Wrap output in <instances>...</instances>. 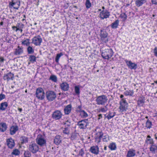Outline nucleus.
<instances>
[{
	"instance_id": "obj_47",
	"label": "nucleus",
	"mask_w": 157,
	"mask_h": 157,
	"mask_svg": "<svg viewBox=\"0 0 157 157\" xmlns=\"http://www.w3.org/2000/svg\"><path fill=\"white\" fill-rule=\"evenodd\" d=\"M29 59L31 62L32 63H33L36 61V58L34 56L31 55L30 56Z\"/></svg>"
},
{
	"instance_id": "obj_28",
	"label": "nucleus",
	"mask_w": 157,
	"mask_h": 157,
	"mask_svg": "<svg viewBox=\"0 0 157 157\" xmlns=\"http://www.w3.org/2000/svg\"><path fill=\"white\" fill-rule=\"evenodd\" d=\"M71 106L69 105L66 106L64 109V112L65 114H68L71 112Z\"/></svg>"
},
{
	"instance_id": "obj_62",
	"label": "nucleus",
	"mask_w": 157,
	"mask_h": 157,
	"mask_svg": "<svg viewBox=\"0 0 157 157\" xmlns=\"http://www.w3.org/2000/svg\"><path fill=\"white\" fill-rule=\"evenodd\" d=\"M124 97V95L123 94H121L120 95V98H121V99L123 98V97Z\"/></svg>"
},
{
	"instance_id": "obj_31",
	"label": "nucleus",
	"mask_w": 157,
	"mask_h": 157,
	"mask_svg": "<svg viewBox=\"0 0 157 157\" xmlns=\"http://www.w3.org/2000/svg\"><path fill=\"white\" fill-rule=\"evenodd\" d=\"M108 147L111 150H116L117 148L116 144L114 142L110 143Z\"/></svg>"
},
{
	"instance_id": "obj_5",
	"label": "nucleus",
	"mask_w": 157,
	"mask_h": 157,
	"mask_svg": "<svg viewBox=\"0 0 157 157\" xmlns=\"http://www.w3.org/2000/svg\"><path fill=\"white\" fill-rule=\"evenodd\" d=\"M46 96L47 99L49 101L54 100L56 97V94L54 91L48 90L46 92Z\"/></svg>"
},
{
	"instance_id": "obj_12",
	"label": "nucleus",
	"mask_w": 157,
	"mask_h": 157,
	"mask_svg": "<svg viewBox=\"0 0 157 157\" xmlns=\"http://www.w3.org/2000/svg\"><path fill=\"white\" fill-rule=\"evenodd\" d=\"M124 61L129 68L131 69H135L136 68L137 64L135 63H132L131 61H128L127 59L125 60Z\"/></svg>"
},
{
	"instance_id": "obj_64",
	"label": "nucleus",
	"mask_w": 157,
	"mask_h": 157,
	"mask_svg": "<svg viewBox=\"0 0 157 157\" xmlns=\"http://www.w3.org/2000/svg\"><path fill=\"white\" fill-rule=\"evenodd\" d=\"M3 24V22L2 21L0 23V25H2Z\"/></svg>"
},
{
	"instance_id": "obj_52",
	"label": "nucleus",
	"mask_w": 157,
	"mask_h": 157,
	"mask_svg": "<svg viewBox=\"0 0 157 157\" xmlns=\"http://www.w3.org/2000/svg\"><path fill=\"white\" fill-rule=\"evenodd\" d=\"M84 154V150L82 149H81L79 151L78 155L81 156H83Z\"/></svg>"
},
{
	"instance_id": "obj_59",
	"label": "nucleus",
	"mask_w": 157,
	"mask_h": 157,
	"mask_svg": "<svg viewBox=\"0 0 157 157\" xmlns=\"http://www.w3.org/2000/svg\"><path fill=\"white\" fill-rule=\"evenodd\" d=\"M102 117V115L101 114H99V115H98V120H99Z\"/></svg>"
},
{
	"instance_id": "obj_29",
	"label": "nucleus",
	"mask_w": 157,
	"mask_h": 157,
	"mask_svg": "<svg viewBox=\"0 0 157 157\" xmlns=\"http://www.w3.org/2000/svg\"><path fill=\"white\" fill-rule=\"evenodd\" d=\"M79 112L80 115L82 118H86L88 116V114L84 110H80Z\"/></svg>"
},
{
	"instance_id": "obj_20",
	"label": "nucleus",
	"mask_w": 157,
	"mask_h": 157,
	"mask_svg": "<svg viewBox=\"0 0 157 157\" xmlns=\"http://www.w3.org/2000/svg\"><path fill=\"white\" fill-rule=\"evenodd\" d=\"M136 151L133 149H130L128 151L126 157H134L136 155Z\"/></svg>"
},
{
	"instance_id": "obj_55",
	"label": "nucleus",
	"mask_w": 157,
	"mask_h": 157,
	"mask_svg": "<svg viewBox=\"0 0 157 157\" xmlns=\"http://www.w3.org/2000/svg\"><path fill=\"white\" fill-rule=\"evenodd\" d=\"M154 52L155 56L157 57V47H155L154 50Z\"/></svg>"
},
{
	"instance_id": "obj_35",
	"label": "nucleus",
	"mask_w": 157,
	"mask_h": 157,
	"mask_svg": "<svg viewBox=\"0 0 157 157\" xmlns=\"http://www.w3.org/2000/svg\"><path fill=\"white\" fill-rule=\"evenodd\" d=\"M29 39H26L24 40H23L22 42V44L25 45L26 46H29L30 44Z\"/></svg>"
},
{
	"instance_id": "obj_50",
	"label": "nucleus",
	"mask_w": 157,
	"mask_h": 157,
	"mask_svg": "<svg viewBox=\"0 0 157 157\" xmlns=\"http://www.w3.org/2000/svg\"><path fill=\"white\" fill-rule=\"evenodd\" d=\"M120 17L122 19L123 21H125L127 17L126 15L124 13L121 14Z\"/></svg>"
},
{
	"instance_id": "obj_46",
	"label": "nucleus",
	"mask_w": 157,
	"mask_h": 157,
	"mask_svg": "<svg viewBox=\"0 0 157 157\" xmlns=\"http://www.w3.org/2000/svg\"><path fill=\"white\" fill-rule=\"evenodd\" d=\"M115 114V113L114 112L113 113H110L109 112L108 115H107V117L108 119L109 120L113 117L114 116Z\"/></svg>"
},
{
	"instance_id": "obj_45",
	"label": "nucleus",
	"mask_w": 157,
	"mask_h": 157,
	"mask_svg": "<svg viewBox=\"0 0 157 157\" xmlns=\"http://www.w3.org/2000/svg\"><path fill=\"white\" fill-rule=\"evenodd\" d=\"M49 79L54 82H56L57 81V78L55 75H51L50 76Z\"/></svg>"
},
{
	"instance_id": "obj_26",
	"label": "nucleus",
	"mask_w": 157,
	"mask_h": 157,
	"mask_svg": "<svg viewBox=\"0 0 157 157\" xmlns=\"http://www.w3.org/2000/svg\"><path fill=\"white\" fill-rule=\"evenodd\" d=\"M7 126L5 123H0V132H4L6 130Z\"/></svg>"
},
{
	"instance_id": "obj_27",
	"label": "nucleus",
	"mask_w": 157,
	"mask_h": 157,
	"mask_svg": "<svg viewBox=\"0 0 157 157\" xmlns=\"http://www.w3.org/2000/svg\"><path fill=\"white\" fill-rule=\"evenodd\" d=\"M61 142L60 136H56L54 139V143L57 145H59Z\"/></svg>"
},
{
	"instance_id": "obj_13",
	"label": "nucleus",
	"mask_w": 157,
	"mask_h": 157,
	"mask_svg": "<svg viewBox=\"0 0 157 157\" xmlns=\"http://www.w3.org/2000/svg\"><path fill=\"white\" fill-rule=\"evenodd\" d=\"M10 5L14 9L18 10L20 6V2L19 0H12V2L10 3Z\"/></svg>"
},
{
	"instance_id": "obj_32",
	"label": "nucleus",
	"mask_w": 157,
	"mask_h": 157,
	"mask_svg": "<svg viewBox=\"0 0 157 157\" xmlns=\"http://www.w3.org/2000/svg\"><path fill=\"white\" fill-rule=\"evenodd\" d=\"M20 140L22 144L26 143L28 142V138L27 137L22 136L20 138Z\"/></svg>"
},
{
	"instance_id": "obj_44",
	"label": "nucleus",
	"mask_w": 157,
	"mask_h": 157,
	"mask_svg": "<svg viewBox=\"0 0 157 157\" xmlns=\"http://www.w3.org/2000/svg\"><path fill=\"white\" fill-rule=\"evenodd\" d=\"M28 52L29 54H32L34 52V49L30 46H28L27 48Z\"/></svg>"
},
{
	"instance_id": "obj_7",
	"label": "nucleus",
	"mask_w": 157,
	"mask_h": 157,
	"mask_svg": "<svg viewBox=\"0 0 157 157\" xmlns=\"http://www.w3.org/2000/svg\"><path fill=\"white\" fill-rule=\"evenodd\" d=\"M89 123L88 119H85L80 121L78 123V127L80 129H85L88 125Z\"/></svg>"
},
{
	"instance_id": "obj_9",
	"label": "nucleus",
	"mask_w": 157,
	"mask_h": 157,
	"mask_svg": "<svg viewBox=\"0 0 157 157\" xmlns=\"http://www.w3.org/2000/svg\"><path fill=\"white\" fill-rule=\"evenodd\" d=\"M42 42V39L39 36H35L32 39V43L36 46H40Z\"/></svg>"
},
{
	"instance_id": "obj_22",
	"label": "nucleus",
	"mask_w": 157,
	"mask_h": 157,
	"mask_svg": "<svg viewBox=\"0 0 157 157\" xmlns=\"http://www.w3.org/2000/svg\"><path fill=\"white\" fill-rule=\"evenodd\" d=\"M150 150L153 154L157 153V146L155 144H151L150 147Z\"/></svg>"
},
{
	"instance_id": "obj_19",
	"label": "nucleus",
	"mask_w": 157,
	"mask_h": 157,
	"mask_svg": "<svg viewBox=\"0 0 157 157\" xmlns=\"http://www.w3.org/2000/svg\"><path fill=\"white\" fill-rule=\"evenodd\" d=\"M71 120L68 117H64L62 124L64 125L65 127H69L70 126Z\"/></svg>"
},
{
	"instance_id": "obj_10",
	"label": "nucleus",
	"mask_w": 157,
	"mask_h": 157,
	"mask_svg": "<svg viewBox=\"0 0 157 157\" xmlns=\"http://www.w3.org/2000/svg\"><path fill=\"white\" fill-rule=\"evenodd\" d=\"M39 149V147L36 144H32L29 145V150L33 153H36Z\"/></svg>"
},
{
	"instance_id": "obj_24",
	"label": "nucleus",
	"mask_w": 157,
	"mask_h": 157,
	"mask_svg": "<svg viewBox=\"0 0 157 157\" xmlns=\"http://www.w3.org/2000/svg\"><path fill=\"white\" fill-rule=\"evenodd\" d=\"M18 130V128L17 126H12L10 129V134L11 135L14 134Z\"/></svg>"
},
{
	"instance_id": "obj_49",
	"label": "nucleus",
	"mask_w": 157,
	"mask_h": 157,
	"mask_svg": "<svg viewBox=\"0 0 157 157\" xmlns=\"http://www.w3.org/2000/svg\"><path fill=\"white\" fill-rule=\"evenodd\" d=\"M63 132L66 134H68L69 133V130L68 128H65L63 130Z\"/></svg>"
},
{
	"instance_id": "obj_14",
	"label": "nucleus",
	"mask_w": 157,
	"mask_h": 157,
	"mask_svg": "<svg viewBox=\"0 0 157 157\" xmlns=\"http://www.w3.org/2000/svg\"><path fill=\"white\" fill-rule=\"evenodd\" d=\"M101 39L102 42L106 43L108 41V39L107 38L108 33L105 31H101Z\"/></svg>"
},
{
	"instance_id": "obj_8",
	"label": "nucleus",
	"mask_w": 157,
	"mask_h": 157,
	"mask_svg": "<svg viewBox=\"0 0 157 157\" xmlns=\"http://www.w3.org/2000/svg\"><path fill=\"white\" fill-rule=\"evenodd\" d=\"M109 16L110 13L107 10H103L99 14V17L102 20L109 18Z\"/></svg>"
},
{
	"instance_id": "obj_60",
	"label": "nucleus",
	"mask_w": 157,
	"mask_h": 157,
	"mask_svg": "<svg viewBox=\"0 0 157 157\" xmlns=\"http://www.w3.org/2000/svg\"><path fill=\"white\" fill-rule=\"evenodd\" d=\"M18 110L20 112H21L22 111V109L21 108H19L18 109Z\"/></svg>"
},
{
	"instance_id": "obj_1",
	"label": "nucleus",
	"mask_w": 157,
	"mask_h": 157,
	"mask_svg": "<svg viewBox=\"0 0 157 157\" xmlns=\"http://www.w3.org/2000/svg\"><path fill=\"white\" fill-rule=\"evenodd\" d=\"M36 143L40 147H43L46 145V140L44 134H38L36 139Z\"/></svg>"
},
{
	"instance_id": "obj_39",
	"label": "nucleus",
	"mask_w": 157,
	"mask_h": 157,
	"mask_svg": "<svg viewBox=\"0 0 157 157\" xmlns=\"http://www.w3.org/2000/svg\"><path fill=\"white\" fill-rule=\"evenodd\" d=\"M20 153V152L17 149H15L13 150L11 154L12 155H14L15 156H17L19 155Z\"/></svg>"
},
{
	"instance_id": "obj_4",
	"label": "nucleus",
	"mask_w": 157,
	"mask_h": 157,
	"mask_svg": "<svg viewBox=\"0 0 157 157\" xmlns=\"http://www.w3.org/2000/svg\"><path fill=\"white\" fill-rule=\"evenodd\" d=\"M113 55V52L111 49H105L101 53L102 57L105 59H108L111 58Z\"/></svg>"
},
{
	"instance_id": "obj_21",
	"label": "nucleus",
	"mask_w": 157,
	"mask_h": 157,
	"mask_svg": "<svg viewBox=\"0 0 157 157\" xmlns=\"http://www.w3.org/2000/svg\"><path fill=\"white\" fill-rule=\"evenodd\" d=\"M13 74L11 72H10L4 75L3 77V79L4 80H7L8 81L11 79L13 80Z\"/></svg>"
},
{
	"instance_id": "obj_6",
	"label": "nucleus",
	"mask_w": 157,
	"mask_h": 157,
	"mask_svg": "<svg viewBox=\"0 0 157 157\" xmlns=\"http://www.w3.org/2000/svg\"><path fill=\"white\" fill-rule=\"evenodd\" d=\"M36 97L40 100H43L44 98V92L43 89L40 87L36 89Z\"/></svg>"
},
{
	"instance_id": "obj_15",
	"label": "nucleus",
	"mask_w": 157,
	"mask_h": 157,
	"mask_svg": "<svg viewBox=\"0 0 157 157\" xmlns=\"http://www.w3.org/2000/svg\"><path fill=\"white\" fill-rule=\"evenodd\" d=\"M90 151L92 153L95 155H98L99 153V148L98 146H94L90 148Z\"/></svg>"
},
{
	"instance_id": "obj_3",
	"label": "nucleus",
	"mask_w": 157,
	"mask_h": 157,
	"mask_svg": "<svg viewBox=\"0 0 157 157\" xmlns=\"http://www.w3.org/2000/svg\"><path fill=\"white\" fill-rule=\"evenodd\" d=\"M120 106L119 107L120 112H123L126 111L128 109V104L125 98L121 99L119 101Z\"/></svg>"
},
{
	"instance_id": "obj_25",
	"label": "nucleus",
	"mask_w": 157,
	"mask_h": 157,
	"mask_svg": "<svg viewBox=\"0 0 157 157\" xmlns=\"http://www.w3.org/2000/svg\"><path fill=\"white\" fill-rule=\"evenodd\" d=\"M23 52L22 48L18 46L17 48L15 49L14 54L16 55H18L22 53Z\"/></svg>"
},
{
	"instance_id": "obj_57",
	"label": "nucleus",
	"mask_w": 157,
	"mask_h": 157,
	"mask_svg": "<svg viewBox=\"0 0 157 157\" xmlns=\"http://www.w3.org/2000/svg\"><path fill=\"white\" fill-rule=\"evenodd\" d=\"M151 2L153 4L157 5V0H151Z\"/></svg>"
},
{
	"instance_id": "obj_11",
	"label": "nucleus",
	"mask_w": 157,
	"mask_h": 157,
	"mask_svg": "<svg viewBox=\"0 0 157 157\" xmlns=\"http://www.w3.org/2000/svg\"><path fill=\"white\" fill-rule=\"evenodd\" d=\"M62 116L61 112L59 110H56L54 112L52 115V118L56 120L59 119Z\"/></svg>"
},
{
	"instance_id": "obj_48",
	"label": "nucleus",
	"mask_w": 157,
	"mask_h": 157,
	"mask_svg": "<svg viewBox=\"0 0 157 157\" xmlns=\"http://www.w3.org/2000/svg\"><path fill=\"white\" fill-rule=\"evenodd\" d=\"M80 88L79 86H75V90L76 94H80Z\"/></svg>"
},
{
	"instance_id": "obj_58",
	"label": "nucleus",
	"mask_w": 157,
	"mask_h": 157,
	"mask_svg": "<svg viewBox=\"0 0 157 157\" xmlns=\"http://www.w3.org/2000/svg\"><path fill=\"white\" fill-rule=\"evenodd\" d=\"M21 25L22 26V27H21L20 28V29L19 30L21 31V33H22L23 30L22 29V28H23V27L24 26V25L22 24Z\"/></svg>"
},
{
	"instance_id": "obj_61",
	"label": "nucleus",
	"mask_w": 157,
	"mask_h": 157,
	"mask_svg": "<svg viewBox=\"0 0 157 157\" xmlns=\"http://www.w3.org/2000/svg\"><path fill=\"white\" fill-rule=\"evenodd\" d=\"M155 139L157 140V134H155Z\"/></svg>"
},
{
	"instance_id": "obj_23",
	"label": "nucleus",
	"mask_w": 157,
	"mask_h": 157,
	"mask_svg": "<svg viewBox=\"0 0 157 157\" xmlns=\"http://www.w3.org/2000/svg\"><path fill=\"white\" fill-rule=\"evenodd\" d=\"M147 0H136L135 4L138 7L142 6L147 2Z\"/></svg>"
},
{
	"instance_id": "obj_34",
	"label": "nucleus",
	"mask_w": 157,
	"mask_h": 157,
	"mask_svg": "<svg viewBox=\"0 0 157 157\" xmlns=\"http://www.w3.org/2000/svg\"><path fill=\"white\" fill-rule=\"evenodd\" d=\"M119 23V21L118 20H117L114 22H113L111 25V27L113 29L116 28L118 25Z\"/></svg>"
},
{
	"instance_id": "obj_38",
	"label": "nucleus",
	"mask_w": 157,
	"mask_h": 157,
	"mask_svg": "<svg viewBox=\"0 0 157 157\" xmlns=\"http://www.w3.org/2000/svg\"><path fill=\"white\" fill-rule=\"evenodd\" d=\"M108 110V108L107 106H105L104 107L98 109V112H105Z\"/></svg>"
},
{
	"instance_id": "obj_37",
	"label": "nucleus",
	"mask_w": 157,
	"mask_h": 157,
	"mask_svg": "<svg viewBox=\"0 0 157 157\" xmlns=\"http://www.w3.org/2000/svg\"><path fill=\"white\" fill-rule=\"evenodd\" d=\"M102 140L104 142H107L109 140V136L108 135H103L102 136Z\"/></svg>"
},
{
	"instance_id": "obj_16",
	"label": "nucleus",
	"mask_w": 157,
	"mask_h": 157,
	"mask_svg": "<svg viewBox=\"0 0 157 157\" xmlns=\"http://www.w3.org/2000/svg\"><path fill=\"white\" fill-rule=\"evenodd\" d=\"M6 144L8 147L12 148L15 145L14 140L12 138H9L7 139Z\"/></svg>"
},
{
	"instance_id": "obj_54",
	"label": "nucleus",
	"mask_w": 157,
	"mask_h": 157,
	"mask_svg": "<svg viewBox=\"0 0 157 157\" xmlns=\"http://www.w3.org/2000/svg\"><path fill=\"white\" fill-rule=\"evenodd\" d=\"M24 157H30V154L29 152H25L24 154Z\"/></svg>"
},
{
	"instance_id": "obj_18",
	"label": "nucleus",
	"mask_w": 157,
	"mask_h": 157,
	"mask_svg": "<svg viewBox=\"0 0 157 157\" xmlns=\"http://www.w3.org/2000/svg\"><path fill=\"white\" fill-rule=\"evenodd\" d=\"M60 86L61 90L64 91L68 90L69 88V84L66 82H63Z\"/></svg>"
},
{
	"instance_id": "obj_42",
	"label": "nucleus",
	"mask_w": 157,
	"mask_h": 157,
	"mask_svg": "<svg viewBox=\"0 0 157 157\" xmlns=\"http://www.w3.org/2000/svg\"><path fill=\"white\" fill-rule=\"evenodd\" d=\"M151 122L148 120L146 123V127L147 128H150L151 127Z\"/></svg>"
},
{
	"instance_id": "obj_36",
	"label": "nucleus",
	"mask_w": 157,
	"mask_h": 157,
	"mask_svg": "<svg viewBox=\"0 0 157 157\" xmlns=\"http://www.w3.org/2000/svg\"><path fill=\"white\" fill-rule=\"evenodd\" d=\"M85 5L87 9L90 8L91 6V4L90 0H86Z\"/></svg>"
},
{
	"instance_id": "obj_17",
	"label": "nucleus",
	"mask_w": 157,
	"mask_h": 157,
	"mask_svg": "<svg viewBox=\"0 0 157 157\" xmlns=\"http://www.w3.org/2000/svg\"><path fill=\"white\" fill-rule=\"evenodd\" d=\"M103 133L101 132H98L96 134L95 140L96 141H97L98 143L101 141L102 136H103Z\"/></svg>"
},
{
	"instance_id": "obj_53",
	"label": "nucleus",
	"mask_w": 157,
	"mask_h": 157,
	"mask_svg": "<svg viewBox=\"0 0 157 157\" xmlns=\"http://www.w3.org/2000/svg\"><path fill=\"white\" fill-rule=\"evenodd\" d=\"M5 98V95L3 94H0V101H1Z\"/></svg>"
},
{
	"instance_id": "obj_2",
	"label": "nucleus",
	"mask_w": 157,
	"mask_h": 157,
	"mask_svg": "<svg viewBox=\"0 0 157 157\" xmlns=\"http://www.w3.org/2000/svg\"><path fill=\"white\" fill-rule=\"evenodd\" d=\"M108 100L107 97L104 95L98 96L96 99L97 104L99 105H104L107 103Z\"/></svg>"
},
{
	"instance_id": "obj_41",
	"label": "nucleus",
	"mask_w": 157,
	"mask_h": 157,
	"mask_svg": "<svg viewBox=\"0 0 157 157\" xmlns=\"http://www.w3.org/2000/svg\"><path fill=\"white\" fill-rule=\"evenodd\" d=\"M145 101V99L144 98H140L138 100L137 103L139 105H142Z\"/></svg>"
},
{
	"instance_id": "obj_63",
	"label": "nucleus",
	"mask_w": 157,
	"mask_h": 157,
	"mask_svg": "<svg viewBox=\"0 0 157 157\" xmlns=\"http://www.w3.org/2000/svg\"><path fill=\"white\" fill-rule=\"evenodd\" d=\"M107 147L105 146L104 147V149L105 150H107Z\"/></svg>"
},
{
	"instance_id": "obj_51",
	"label": "nucleus",
	"mask_w": 157,
	"mask_h": 157,
	"mask_svg": "<svg viewBox=\"0 0 157 157\" xmlns=\"http://www.w3.org/2000/svg\"><path fill=\"white\" fill-rule=\"evenodd\" d=\"M4 60L5 59L3 57H0V66H3Z\"/></svg>"
},
{
	"instance_id": "obj_30",
	"label": "nucleus",
	"mask_w": 157,
	"mask_h": 157,
	"mask_svg": "<svg viewBox=\"0 0 157 157\" xmlns=\"http://www.w3.org/2000/svg\"><path fill=\"white\" fill-rule=\"evenodd\" d=\"M8 106V104L6 102L2 103L0 104V110H5Z\"/></svg>"
},
{
	"instance_id": "obj_56",
	"label": "nucleus",
	"mask_w": 157,
	"mask_h": 157,
	"mask_svg": "<svg viewBox=\"0 0 157 157\" xmlns=\"http://www.w3.org/2000/svg\"><path fill=\"white\" fill-rule=\"evenodd\" d=\"M12 28L13 30H14L15 29H16V32H17L18 30H19L20 29V28H17L16 26H13Z\"/></svg>"
},
{
	"instance_id": "obj_33",
	"label": "nucleus",
	"mask_w": 157,
	"mask_h": 157,
	"mask_svg": "<svg viewBox=\"0 0 157 157\" xmlns=\"http://www.w3.org/2000/svg\"><path fill=\"white\" fill-rule=\"evenodd\" d=\"M124 94L126 96H132L134 94V91L132 90H129L125 91L124 93Z\"/></svg>"
},
{
	"instance_id": "obj_40",
	"label": "nucleus",
	"mask_w": 157,
	"mask_h": 157,
	"mask_svg": "<svg viewBox=\"0 0 157 157\" xmlns=\"http://www.w3.org/2000/svg\"><path fill=\"white\" fill-rule=\"evenodd\" d=\"M63 55V53H62V52H61L59 54H57L56 55V59H55L56 62L57 63H59V60L60 58L61 57V56H62Z\"/></svg>"
},
{
	"instance_id": "obj_43",
	"label": "nucleus",
	"mask_w": 157,
	"mask_h": 157,
	"mask_svg": "<svg viewBox=\"0 0 157 157\" xmlns=\"http://www.w3.org/2000/svg\"><path fill=\"white\" fill-rule=\"evenodd\" d=\"M146 143L147 144H154V142L153 139L147 138L145 140Z\"/></svg>"
}]
</instances>
